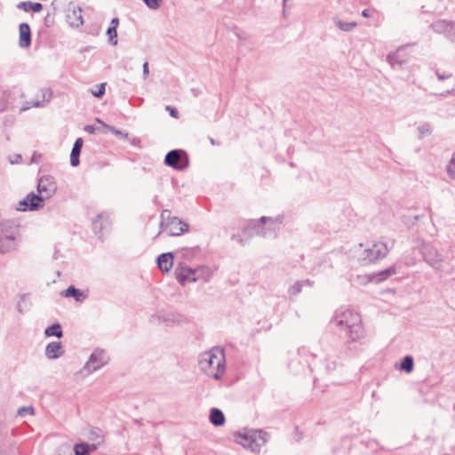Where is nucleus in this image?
I'll return each mask as SVG.
<instances>
[{
  "label": "nucleus",
  "instance_id": "48",
  "mask_svg": "<svg viewBox=\"0 0 455 455\" xmlns=\"http://www.w3.org/2000/svg\"><path fill=\"white\" fill-rule=\"evenodd\" d=\"M31 160H32V162H35V163H37V162H38L37 156H36V153L33 155V156H32V159H31Z\"/></svg>",
  "mask_w": 455,
  "mask_h": 455
},
{
  "label": "nucleus",
  "instance_id": "32",
  "mask_svg": "<svg viewBox=\"0 0 455 455\" xmlns=\"http://www.w3.org/2000/svg\"><path fill=\"white\" fill-rule=\"evenodd\" d=\"M446 171L449 177L452 180H455V153L453 154L451 161L449 162Z\"/></svg>",
  "mask_w": 455,
  "mask_h": 455
},
{
  "label": "nucleus",
  "instance_id": "19",
  "mask_svg": "<svg viewBox=\"0 0 455 455\" xmlns=\"http://www.w3.org/2000/svg\"><path fill=\"white\" fill-rule=\"evenodd\" d=\"M82 147L83 140L81 138L76 139L70 154V164L72 166H77L79 164V156Z\"/></svg>",
  "mask_w": 455,
  "mask_h": 455
},
{
  "label": "nucleus",
  "instance_id": "20",
  "mask_svg": "<svg viewBox=\"0 0 455 455\" xmlns=\"http://www.w3.org/2000/svg\"><path fill=\"white\" fill-rule=\"evenodd\" d=\"M210 421L216 427L222 426L225 423V416L220 409L212 408L210 411Z\"/></svg>",
  "mask_w": 455,
  "mask_h": 455
},
{
  "label": "nucleus",
  "instance_id": "15",
  "mask_svg": "<svg viewBox=\"0 0 455 455\" xmlns=\"http://www.w3.org/2000/svg\"><path fill=\"white\" fill-rule=\"evenodd\" d=\"M67 19L68 23L72 27H79L84 23L82 17V9L79 7H73L69 9L67 13Z\"/></svg>",
  "mask_w": 455,
  "mask_h": 455
},
{
  "label": "nucleus",
  "instance_id": "41",
  "mask_svg": "<svg viewBox=\"0 0 455 455\" xmlns=\"http://www.w3.org/2000/svg\"><path fill=\"white\" fill-rule=\"evenodd\" d=\"M92 435H93V437H91L92 440L97 441L98 444H100L102 443V441H103L102 436L96 434L94 431L92 432Z\"/></svg>",
  "mask_w": 455,
  "mask_h": 455
},
{
  "label": "nucleus",
  "instance_id": "35",
  "mask_svg": "<svg viewBox=\"0 0 455 455\" xmlns=\"http://www.w3.org/2000/svg\"><path fill=\"white\" fill-rule=\"evenodd\" d=\"M106 83H102L99 85L97 91H92L94 97L100 98L105 93Z\"/></svg>",
  "mask_w": 455,
  "mask_h": 455
},
{
  "label": "nucleus",
  "instance_id": "43",
  "mask_svg": "<svg viewBox=\"0 0 455 455\" xmlns=\"http://www.w3.org/2000/svg\"><path fill=\"white\" fill-rule=\"evenodd\" d=\"M118 25H119V20H118V18H113V19L111 20V25H110V27H115V28H117Z\"/></svg>",
  "mask_w": 455,
  "mask_h": 455
},
{
  "label": "nucleus",
  "instance_id": "8",
  "mask_svg": "<svg viewBox=\"0 0 455 455\" xmlns=\"http://www.w3.org/2000/svg\"><path fill=\"white\" fill-rule=\"evenodd\" d=\"M170 211L164 210L161 213L162 225H164V229L170 235H180L188 231V224L183 222L177 217H170Z\"/></svg>",
  "mask_w": 455,
  "mask_h": 455
},
{
  "label": "nucleus",
  "instance_id": "13",
  "mask_svg": "<svg viewBox=\"0 0 455 455\" xmlns=\"http://www.w3.org/2000/svg\"><path fill=\"white\" fill-rule=\"evenodd\" d=\"M432 29L435 33H446L449 36H452L453 39H455V22L454 21H448L446 20H439L435 22L432 23L431 26Z\"/></svg>",
  "mask_w": 455,
  "mask_h": 455
},
{
  "label": "nucleus",
  "instance_id": "7",
  "mask_svg": "<svg viewBox=\"0 0 455 455\" xmlns=\"http://www.w3.org/2000/svg\"><path fill=\"white\" fill-rule=\"evenodd\" d=\"M282 223L281 218L271 219L267 217H262L259 221H251V225L255 230L254 233L261 235L264 237H275L276 229H278Z\"/></svg>",
  "mask_w": 455,
  "mask_h": 455
},
{
  "label": "nucleus",
  "instance_id": "3",
  "mask_svg": "<svg viewBox=\"0 0 455 455\" xmlns=\"http://www.w3.org/2000/svg\"><path fill=\"white\" fill-rule=\"evenodd\" d=\"M200 369L209 377L220 379L226 370V358L224 349L213 347L199 355Z\"/></svg>",
  "mask_w": 455,
  "mask_h": 455
},
{
  "label": "nucleus",
  "instance_id": "37",
  "mask_svg": "<svg viewBox=\"0 0 455 455\" xmlns=\"http://www.w3.org/2000/svg\"><path fill=\"white\" fill-rule=\"evenodd\" d=\"M84 130L89 133H95L96 132H103V133L106 132V130H100L99 127H95L92 125H86L84 127Z\"/></svg>",
  "mask_w": 455,
  "mask_h": 455
},
{
  "label": "nucleus",
  "instance_id": "4",
  "mask_svg": "<svg viewBox=\"0 0 455 455\" xmlns=\"http://www.w3.org/2000/svg\"><path fill=\"white\" fill-rule=\"evenodd\" d=\"M19 237L20 224L18 220H0V254H6L14 251Z\"/></svg>",
  "mask_w": 455,
  "mask_h": 455
},
{
  "label": "nucleus",
  "instance_id": "47",
  "mask_svg": "<svg viewBox=\"0 0 455 455\" xmlns=\"http://www.w3.org/2000/svg\"><path fill=\"white\" fill-rule=\"evenodd\" d=\"M21 159V156L20 155H17L16 156V160L13 161V160H11V164H16V163H19V161Z\"/></svg>",
  "mask_w": 455,
  "mask_h": 455
},
{
  "label": "nucleus",
  "instance_id": "21",
  "mask_svg": "<svg viewBox=\"0 0 455 455\" xmlns=\"http://www.w3.org/2000/svg\"><path fill=\"white\" fill-rule=\"evenodd\" d=\"M17 8L23 10L24 12H39L43 9V5L40 3H32L30 1L20 2L17 4Z\"/></svg>",
  "mask_w": 455,
  "mask_h": 455
},
{
  "label": "nucleus",
  "instance_id": "14",
  "mask_svg": "<svg viewBox=\"0 0 455 455\" xmlns=\"http://www.w3.org/2000/svg\"><path fill=\"white\" fill-rule=\"evenodd\" d=\"M175 275L177 280L181 283L184 284L186 282H195V272L186 267H177L175 269Z\"/></svg>",
  "mask_w": 455,
  "mask_h": 455
},
{
  "label": "nucleus",
  "instance_id": "24",
  "mask_svg": "<svg viewBox=\"0 0 455 455\" xmlns=\"http://www.w3.org/2000/svg\"><path fill=\"white\" fill-rule=\"evenodd\" d=\"M335 26L342 31L348 32L356 28L357 23L355 21H344L339 19L334 20Z\"/></svg>",
  "mask_w": 455,
  "mask_h": 455
},
{
  "label": "nucleus",
  "instance_id": "11",
  "mask_svg": "<svg viewBox=\"0 0 455 455\" xmlns=\"http://www.w3.org/2000/svg\"><path fill=\"white\" fill-rule=\"evenodd\" d=\"M423 259L433 268L443 270V257L438 250L433 246H425L423 248Z\"/></svg>",
  "mask_w": 455,
  "mask_h": 455
},
{
  "label": "nucleus",
  "instance_id": "25",
  "mask_svg": "<svg viewBox=\"0 0 455 455\" xmlns=\"http://www.w3.org/2000/svg\"><path fill=\"white\" fill-rule=\"evenodd\" d=\"M27 201L29 203V210L34 211L38 209L39 203L43 201V196L30 193L27 196Z\"/></svg>",
  "mask_w": 455,
  "mask_h": 455
},
{
  "label": "nucleus",
  "instance_id": "6",
  "mask_svg": "<svg viewBox=\"0 0 455 455\" xmlns=\"http://www.w3.org/2000/svg\"><path fill=\"white\" fill-rule=\"evenodd\" d=\"M387 253V244L376 242L366 248L361 249L358 252V259L362 264L366 265L385 258Z\"/></svg>",
  "mask_w": 455,
  "mask_h": 455
},
{
  "label": "nucleus",
  "instance_id": "22",
  "mask_svg": "<svg viewBox=\"0 0 455 455\" xmlns=\"http://www.w3.org/2000/svg\"><path fill=\"white\" fill-rule=\"evenodd\" d=\"M312 282L309 279L302 280V281H297L294 284H292L289 290L288 293L290 296H296L298 295L304 286H311Z\"/></svg>",
  "mask_w": 455,
  "mask_h": 455
},
{
  "label": "nucleus",
  "instance_id": "17",
  "mask_svg": "<svg viewBox=\"0 0 455 455\" xmlns=\"http://www.w3.org/2000/svg\"><path fill=\"white\" fill-rule=\"evenodd\" d=\"M20 45L22 47L28 46L31 43L30 28L27 23H21L19 26Z\"/></svg>",
  "mask_w": 455,
  "mask_h": 455
},
{
  "label": "nucleus",
  "instance_id": "44",
  "mask_svg": "<svg viewBox=\"0 0 455 455\" xmlns=\"http://www.w3.org/2000/svg\"><path fill=\"white\" fill-rule=\"evenodd\" d=\"M143 75H144V77L146 78L147 76L148 75V62H145L143 64Z\"/></svg>",
  "mask_w": 455,
  "mask_h": 455
},
{
  "label": "nucleus",
  "instance_id": "39",
  "mask_svg": "<svg viewBox=\"0 0 455 455\" xmlns=\"http://www.w3.org/2000/svg\"><path fill=\"white\" fill-rule=\"evenodd\" d=\"M103 218L102 214H99L97 219L93 221V228L94 230L101 229V225H99L100 220Z\"/></svg>",
  "mask_w": 455,
  "mask_h": 455
},
{
  "label": "nucleus",
  "instance_id": "2",
  "mask_svg": "<svg viewBox=\"0 0 455 455\" xmlns=\"http://www.w3.org/2000/svg\"><path fill=\"white\" fill-rule=\"evenodd\" d=\"M331 322L336 327L345 330L353 342L360 340L364 336L361 315L353 309L346 307L337 309Z\"/></svg>",
  "mask_w": 455,
  "mask_h": 455
},
{
  "label": "nucleus",
  "instance_id": "26",
  "mask_svg": "<svg viewBox=\"0 0 455 455\" xmlns=\"http://www.w3.org/2000/svg\"><path fill=\"white\" fill-rule=\"evenodd\" d=\"M96 121L102 125V127L106 130V132L107 131L111 132L115 135L120 136V137L124 138V139L128 138V132H124L123 131L117 130L114 126H111V125H108V124H105L103 121H101L99 118H97Z\"/></svg>",
  "mask_w": 455,
  "mask_h": 455
},
{
  "label": "nucleus",
  "instance_id": "45",
  "mask_svg": "<svg viewBox=\"0 0 455 455\" xmlns=\"http://www.w3.org/2000/svg\"><path fill=\"white\" fill-rule=\"evenodd\" d=\"M98 443L89 444V452L96 451L98 449Z\"/></svg>",
  "mask_w": 455,
  "mask_h": 455
},
{
  "label": "nucleus",
  "instance_id": "38",
  "mask_svg": "<svg viewBox=\"0 0 455 455\" xmlns=\"http://www.w3.org/2000/svg\"><path fill=\"white\" fill-rule=\"evenodd\" d=\"M436 76L438 77L439 80H443V79H447V78H450L451 76V72H443V73H440L438 70L436 71Z\"/></svg>",
  "mask_w": 455,
  "mask_h": 455
},
{
  "label": "nucleus",
  "instance_id": "29",
  "mask_svg": "<svg viewBox=\"0 0 455 455\" xmlns=\"http://www.w3.org/2000/svg\"><path fill=\"white\" fill-rule=\"evenodd\" d=\"M75 455H90L88 443H77L74 446Z\"/></svg>",
  "mask_w": 455,
  "mask_h": 455
},
{
  "label": "nucleus",
  "instance_id": "42",
  "mask_svg": "<svg viewBox=\"0 0 455 455\" xmlns=\"http://www.w3.org/2000/svg\"><path fill=\"white\" fill-rule=\"evenodd\" d=\"M166 109H167L168 111H170V115H171L172 117H175V118H177V117H178V115H179V114H178V111H177L174 108H172V107H171V106H167V107H166Z\"/></svg>",
  "mask_w": 455,
  "mask_h": 455
},
{
  "label": "nucleus",
  "instance_id": "12",
  "mask_svg": "<svg viewBox=\"0 0 455 455\" xmlns=\"http://www.w3.org/2000/svg\"><path fill=\"white\" fill-rule=\"evenodd\" d=\"M37 190L39 193L44 194V197H52L57 190L55 179L50 175L42 176L38 180Z\"/></svg>",
  "mask_w": 455,
  "mask_h": 455
},
{
  "label": "nucleus",
  "instance_id": "30",
  "mask_svg": "<svg viewBox=\"0 0 455 455\" xmlns=\"http://www.w3.org/2000/svg\"><path fill=\"white\" fill-rule=\"evenodd\" d=\"M396 273L395 267L392 266L385 270L380 271L378 274L379 280H385L388 276H391Z\"/></svg>",
  "mask_w": 455,
  "mask_h": 455
},
{
  "label": "nucleus",
  "instance_id": "33",
  "mask_svg": "<svg viewBox=\"0 0 455 455\" xmlns=\"http://www.w3.org/2000/svg\"><path fill=\"white\" fill-rule=\"evenodd\" d=\"M142 1L151 10L159 9L163 3V0H142Z\"/></svg>",
  "mask_w": 455,
  "mask_h": 455
},
{
  "label": "nucleus",
  "instance_id": "31",
  "mask_svg": "<svg viewBox=\"0 0 455 455\" xmlns=\"http://www.w3.org/2000/svg\"><path fill=\"white\" fill-rule=\"evenodd\" d=\"M107 36H108V41L112 44H117V32H116V28H115V27H109L108 28Z\"/></svg>",
  "mask_w": 455,
  "mask_h": 455
},
{
  "label": "nucleus",
  "instance_id": "23",
  "mask_svg": "<svg viewBox=\"0 0 455 455\" xmlns=\"http://www.w3.org/2000/svg\"><path fill=\"white\" fill-rule=\"evenodd\" d=\"M62 294L65 297H74L76 301H82L85 299V295L80 290L76 289L74 286H69Z\"/></svg>",
  "mask_w": 455,
  "mask_h": 455
},
{
  "label": "nucleus",
  "instance_id": "27",
  "mask_svg": "<svg viewBox=\"0 0 455 455\" xmlns=\"http://www.w3.org/2000/svg\"><path fill=\"white\" fill-rule=\"evenodd\" d=\"M62 334L63 333L61 331V326L59 323H54V324L47 327L45 330L46 336H56L58 338H61Z\"/></svg>",
  "mask_w": 455,
  "mask_h": 455
},
{
  "label": "nucleus",
  "instance_id": "18",
  "mask_svg": "<svg viewBox=\"0 0 455 455\" xmlns=\"http://www.w3.org/2000/svg\"><path fill=\"white\" fill-rule=\"evenodd\" d=\"M159 268L164 272H168L173 265V255L172 252L163 253L157 259Z\"/></svg>",
  "mask_w": 455,
  "mask_h": 455
},
{
  "label": "nucleus",
  "instance_id": "34",
  "mask_svg": "<svg viewBox=\"0 0 455 455\" xmlns=\"http://www.w3.org/2000/svg\"><path fill=\"white\" fill-rule=\"evenodd\" d=\"M34 411L33 406H24L18 410V414L20 416H24L26 413L33 415Z\"/></svg>",
  "mask_w": 455,
  "mask_h": 455
},
{
  "label": "nucleus",
  "instance_id": "36",
  "mask_svg": "<svg viewBox=\"0 0 455 455\" xmlns=\"http://www.w3.org/2000/svg\"><path fill=\"white\" fill-rule=\"evenodd\" d=\"M27 209H29V203L27 201V197L23 200L20 201L19 207H17L18 211H26Z\"/></svg>",
  "mask_w": 455,
  "mask_h": 455
},
{
  "label": "nucleus",
  "instance_id": "51",
  "mask_svg": "<svg viewBox=\"0 0 455 455\" xmlns=\"http://www.w3.org/2000/svg\"><path fill=\"white\" fill-rule=\"evenodd\" d=\"M182 251H183V255H184V256H186V253H187V252H190V251H189V250H188V249H183V250H182Z\"/></svg>",
  "mask_w": 455,
  "mask_h": 455
},
{
  "label": "nucleus",
  "instance_id": "16",
  "mask_svg": "<svg viewBox=\"0 0 455 455\" xmlns=\"http://www.w3.org/2000/svg\"><path fill=\"white\" fill-rule=\"evenodd\" d=\"M64 351L60 342H50L45 348V355L49 359H57L63 355Z\"/></svg>",
  "mask_w": 455,
  "mask_h": 455
},
{
  "label": "nucleus",
  "instance_id": "50",
  "mask_svg": "<svg viewBox=\"0 0 455 455\" xmlns=\"http://www.w3.org/2000/svg\"><path fill=\"white\" fill-rule=\"evenodd\" d=\"M210 142L212 145H216V141L212 138H210Z\"/></svg>",
  "mask_w": 455,
  "mask_h": 455
},
{
  "label": "nucleus",
  "instance_id": "46",
  "mask_svg": "<svg viewBox=\"0 0 455 455\" xmlns=\"http://www.w3.org/2000/svg\"><path fill=\"white\" fill-rule=\"evenodd\" d=\"M362 15H363V17H364V18H369V17H371L370 11H369V10H367V9L363 10V11L362 12Z\"/></svg>",
  "mask_w": 455,
  "mask_h": 455
},
{
  "label": "nucleus",
  "instance_id": "52",
  "mask_svg": "<svg viewBox=\"0 0 455 455\" xmlns=\"http://www.w3.org/2000/svg\"><path fill=\"white\" fill-rule=\"evenodd\" d=\"M388 60H389L390 65H391V66H394V63L391 61V60H392V59H388Z\"/></svg>",
  "mask_w": 455,
  "mask_h": 455
},
{
  "label": "nucleus",
  "instance_id": "28",
  "mask_svg": "<svg viewBox=\"0 0 455 455\" xmlns=\"http://www.w3.org/2000/svg\"><path fill=\"white\" fill-rule=\"evenodd\" d=\"M401 370L410 373L413 370V358L411 355H406L402 363Z\"/></svg>",
  "mask_w": 455,
  "mask_h": 455
},
{
  "label": "nucleus",
  "instance_id": "9",
  "mask_svg": "<svg viewBox=\"0 0 455 455\" xmlns=\"http://www.w3.org/2000/svg\"><path fill=\"white\" fill-rule=\"evenodd\" d=\"M164 164L175 170L183 171L188 166V158L184 151L173 149L166 154Z\"/></svg>",
  "mask_w": 455,
  "mask_h": 455
},
{
  "label": "nucleus",
  "instance_id": "1",
  "mask_svg": "<svg viewBox=\"0 0 455 455\" xmlns=\"http://www.w3.org/2000/svg\"><path fill=\"white\" fill-rule=\"evenodd\" d=\"M42 99L36 100L32 106L35 108H41L44 106V103H47L51 100L52 96V92L49 88H44L41 90ZM25 94L20 88L14 87L12 90L4 92L0 99L1 108L0 111H5L9 109H13L15 108L20 107V112H24L28 110L31 108V105L24 101L23 99Z\"/></svg>",
  "mask_w": 455,
  "mask_h": 455
},
{
  "label": "nucleus",
  "instance_id": "5",
  "mask_svg": "<svg viewBox=\"0 0 455 455\" xmlns=\"http://www.w3.org/2000/svg\"><path fill=\"white\" fill-rule=\"evenodd\" d=\"M235 442L251 451L258 452L267 442V434L262 430H251L235 435Z\"/></svg>",
  "mask_w": 455,
  "mask_h": 455
},
{
  "label": "nucleus",
  "instance_id": "49",
  "mask_svg": "<svg viewBox=\"0 0 455 455\" xmlns=\"http://www.w3.org/2000/svg\"><path fill=\"white\" fill-rule=\"evenodd\" d=\"M327 367H328V369H329V370H334V369L336 368V365H335V363H333L332 364L328 365Z\"/></svg>",
  "mask_w": 455,
  "mask_h": 455
},
{
  "label": "nucleus",
  "instance_id": "40",
  "mask_svg": "<svg viewBox=\"0 0 455 455\" xmlns=\"http://www.w3.org/2000/svg\"><path fill=\"white\" fill-rule=\"evenodd\" d=\"M419 132L421 135L428 134L430 133V130L427 125H422L419 127Z\"/></svg>",
  "mask_w": 455,
  "mask_h": 455
},
{
  "label": "nucleus",
  "instance_id": "10",
  "mask_svg": "<svg viewBox=\"0 0 455 455\" xmlns=\"http://www.w3.org/2000/svg\"><path fill=\"white\" fill-rule=\"evenodd\" d=\"M108 361L106 352L102 349H96L90 355L89 360L85 363L84 370L88 373L95 371L105 365Z\"/></svg>",
  "mask_w": 455,
  "mask_h": 455
}]
</instances>
